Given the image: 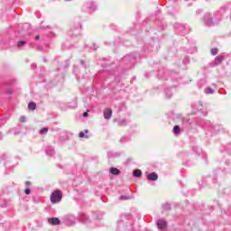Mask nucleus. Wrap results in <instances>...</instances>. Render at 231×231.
Listing matches in <instances>:
<instances>
[{
  "instance_id": "obj_5",
  "label": "nucleus",
  "mask_w": 231,
  "mask_h": 231,
  "mask_svg": "<svg viewBox=\"0 0 231 231\" xmlns=\"http://www.w3.org/2000/svg\"><path fill=\"white\" fill-rule=\"evenodd\" d=\"M223 60H225V58H223V56H217L214 61L215 66H219V64H221Z\"/></svg>"
},
{
  "instance_id": "obj_20",
  "label": "nucleus",
  "mask_w": 231,
  "mask_h": 231,
  "mask_svg": "<svg viewBox=\"0 0 231 231\" xmlns=\"http://www.w3.org/2000/svg\"><path fill=\"white\" fill-rule=\"evenodd\" d=\"M35 39H36V41H39V39H41V36L40 35H36Z\"/></svg>"
},
{
  "instance_id": "obj_8",
  "label": "nucleus",
  "mask_w": 231,
  "mask_h": 231,
  "mask_svg": "<svg viewBox=\"0 0 231 231\" xmlns=\"http://www.w3.org/2000/svg\"><path fill=\"white\" fill-rule=\"evenodd\" d=\"M110 172L111 174H114V176H118V174H120V171L116 168H111Z\"/></svg>"
},
{
  "instance_id": "obj_6",
  "label": "nucleus",
  "mask_w": 231,
  "mask_h": 231,
  "mask_svg": "<svg viewBox=\"0 0 231 231\" xmlns=\"http://www.w3.org/2000/svg\"><path fill=\"white\" fill-rule=\"evenodd\" d=\"M148 180L150 181H156V180H158V174L152 172V173H150L148 176H147Z\"/></svg>"
},
{
  "instance_id": "obj_11",
  "label": "nucleus",
  "mask_w": 231,
  "mask_h": 231,
  "mask_svg": "<svg viewBox=\"0 0 231 231\" xmlns=\"http://www.w3.org/2000/svg\"><path fill=\"white\" fill-rule=\"evenodd\" d=\"M205 93L212 95V93H214V90H212V88H208L205 89Z\"/></svg>"
},
{
  "instance_id": "obj_7",
  "label": "nucleus",
  "mask_w": 231,
  "mask_h": 231,
  "mask_svg": "<svg viewBox=\"0 0 231 231\" xmlns=\"http://www.w3.org/2000/svg\"><path fill=\"white\" fill-rule=\"evenodd\" d=\"M28 109L31 111H35V109H37V105L34 102H30L28 104Z\"/></svg>"
},
{
  "instance_id": "obj_19",
  "label": "nucleus",
  "mask_w": 231,
  "mask_h": 231,
  "mask_svg": "<svg viewBox=\"0 0 231 231\" xmlns=\"http://www.w3.org/2000/svg\"><path fill=\"white\" fill-rule=\"evenodd\" d=\"M25 185L30 186V185H32V182H31V181H26V182H25Z\"/></svg>"
},
{
  "instance_id": "obj_4",
  "label": "nucleus",
  "mask_w": 231,
  "mask_h": 231,
  "mask_svg": "<svg viewBox=\"0 0 231 231\" xmlns=\"http://www.w3.org/2000/svg\"><path fill=\"white\" fill-rule=\"evenodd\" d=\"M157 225H158V228H160V230H165V228H167V222L163 219L159 220Z\"/></svg>"
},
{
  "instance_id": "obj_15",
  "label": "nucleus",
  "mask_w": 231,
  "mask_h": 231,
  "mask_svg": "<svg viewBox=\"0 0 231 231\" xmlns=\"http://www.w3.org/2000/svg\"><path fill=\"white\" fill-rule=\"evenodd\" d=\"M86 136V134L84 132L79 133V138H84Z\"/></svg>"
},
{
  "instance_id": "obj_16",
  "label": "nucleus",
  "mask_w": 231,
  "mask_h": 231,
  "mask_svg": "<svg viewBox=\"0 0 231 231\" xmlns=\"http://www.w3.org/2000/svg\"><path fill=\"white\" fill-rule=\"evenodd\" d=\"M31 192H32V190L30 189H26L25 190H24V193L25 194H31Z\"/></svg>"
},
{
  "instance_id": "obj_17",
  "label": "nucleus",
  "mask_w": 231,
  "mask_h": 231,
  "mask_svg": "<svg viewBox=\"0 0 231 231\" xmlns=\"http://www.w3.org/2000/svg\"><path fill=\"white\" fill-rule=\"evenodd\" d=\"M14 93V90L13 89H8L7 90V95H12Z\"/></svg>"
},
{
  "instance_id": "obj_1",
  "label": "nucleus",
  "mask_w": 231,
  "mask_h": 231,
  "mask_svg": "<svg viewBox=\"0 0 231 231\" xmlns=\"http://www.w3.org/2000/svg\"><path fill=\"white\" fill-rule=\"evenodd\" d=\"M60 199H62L61 190H56L51 195V201L52 203H60Z\"/></svg>"
},
{
  "instance_id": "obj_2",
  "label": "nucleus",
  "mask_w": 231,
  "mask_h": 231,
  "mask_svg": "<svg viewBox=\"0 0 231 231\" xmlns=\"http://www.w3.org/2000/svg\"><path fill=\"white\" fill-rule=\"evenodd\" d=\"M48 223L50 225H54V226L60 225V219H59L58 217H51V218H48Z\"/></svg>"
},
{
  "instance_id": "obj_22",
  "label": "nucleus",
  "mask_w": 231,
  "mask_h": 231,
  "mask_svg": "<svg viewBox=\"0 0 231 231\" xmlns=\"http://www.w3.org/2000/svg\"><path fill=\"white\" fill-rule=\"evenodd\" d=\"M85 133L88 134V130H85Z\"/></svg>"
},
{
  "instance_id": "obj_18",
  "label": "nucleus",
  "mask_w": 231,
  "mask_h": 231,
  "mask_svg": "<svg viewBox=\"0 0 231 231\" xmlns=\"http://www.w3.org/2000/svg\"><path fill=\"white\" fill-rule=\"evenodd\" d=\"M83 116H84L85 118H88V116H89V114H88V112H85V113L83 114Z\"/></svg>"
},
{
  "instance_id": "obj_12",
  "label": "nucleus",
  "mask_w": 231,
  "mask_h": 231,
  "mask_svg": "<svg viewBox=\"0 0 231 231\" xmlns=\"http://www.w3.org/2000/svg\"><path fill=\"white\" fill-rule=\"evenodd\" d=\"M48 133V128H42L41 131H40V134H46Z\"/></svg>"
},
{
  "instance_id": "obj_13",
  "label": "nucleus",
  "mask_w": 231,
  "mask_h": 231,
  "mask_svg": "<svg viewBox=\"0 0 231 231\" xmlns=\"http://www.w3.org/2000/svg\"><path fill=\"white\" fill-rule=\"evenodd\" d=\"M26 44V42H24V41H20V42H18V47L19 48H21V46H24Z\"/></svg>"
},
{
  "instance_id": "obj_14",
  "label": "nucleus",
  "mask_w": 231,
  "mask_h": 231,
  "mask_svg": "<svg viewBox=\"0 0 231 231\" xmlns=\"http://www.w3.org/2000/svg\"><path fill=\"white\" fill-rule=\"evenodd\" d=\"M211 54L217 55V49H211Z\"/></svg>"
},
{
  "instance_id": "obj_21",
  "label": "nucleus",
  "mask_w": 231,
  "mask_h": 231,
  "mask_svg": "<svg viewBox=\"0 0 231 231\" xmlns=\"http://www.w3.org/2000/svg\"><path fill=\"white\" fill-rule=\"evenodd\" d=\"M20 121H21V122H25V118H24V117H21V118H20Z\"/></svg>"
},
{
  "instance_id": "obj_3",
  "label": "nucleus",
  "mask_w": 231,
  "mask_h": 231,
  "mask_svg": "<svg viewBox=\"0 0 231 231\" xmlns=\"http://www.w3.org/2000/svg\"><path fill=\"white\" fill-rule=\"evenodd\" d=\"M104 116H105L106 120H109V118H111V116H113V110H111L110 108L105 109Z\"/></svg>"
},
{
  "instance_id": "obj_9",
  "label": "nucleus",
  "mask_w": 231,
  "mask_h": 231,
  "mask_svg": "<svg viewBox=\"0 0 231 231\" xmlns=\"http://www.w3.org/2000/svg\"><path fill=\"white\" fill-rule=\"evenodd\" d=\"M173 133H175V134H180V133H181V130L180 129V125H175L173 127Z\"/></svg>"
},
{
  "instance_id": "obj_10",
  "label": "nucleus",
  "mask_w": 231,
  "mask_h": 231,
  "mask_svg": "<svg viewBox=\"0 0 231 231\" xmlns=\"http://www.w3.org/2000/svg\"><path fill=\"white\" fill-rule=\"evenodd\" d=\"M134 176H135L136 178H140V176H142V171L140 170H135L134 171Z\"/></svg>"
}]
</instances>
